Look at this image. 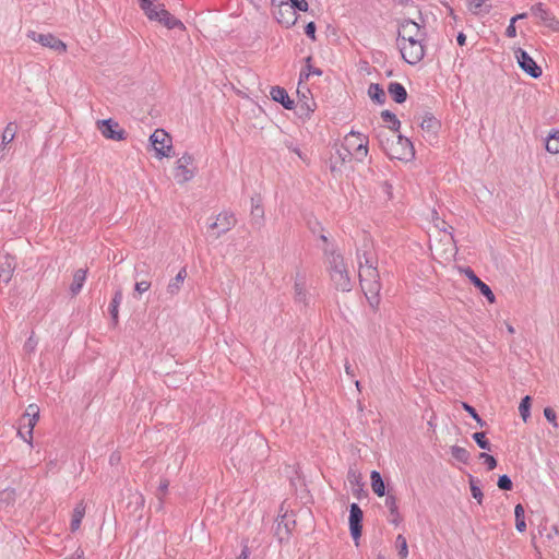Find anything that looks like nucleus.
Masks as SVG:
<instances>
[{
	"instance_id": "obj_26",
	"label": "nucleus",
	"mask_w": 559,
	"mask_h": 559,
	"mask_svg": "<svg viewBox=\"0 0 559 559\" xmlns=\"http://www.w3.org/2000/svg\"><path fill=\"white\" fill-rule=\"evenodd\" d=\"M139 4L148 20L155 21L158 19L162 3L156 4V0H139Z\"/></svg>"
},
{
	"instance_id": "obj_8",
	"label": "nucleus",
	"mask_w": 559,
	"mask_h": 559,
	"mask_svg": "<svg viewBox=\"0 0 559 559\" xmlns=\"http://www.w3.org/2000/svg\"><path fill=\"white\" fill-rule=\"evenodd\" d=\"M27 36L32 38L34 41L39 43L41 46L48 47L55 51L63 52L67 50L66 44L50 33L39 34L35 31H29Z\"/></svg>"
},
{
	"instance_id": "obj_19",
	"label": "nucleus",
	"mask_w": 559,
	"mask_h": 559,
	"mask_svg": "<svg viewBox=\"0 0 559 559\" xmlns=\"http://www.w3.org/2000/svg\"><path fill=\"white\" fill-rule=\"evenodd\" d=\"M357 259H358V264H359L360 285L380 278V274H379L377 266L369 265V266L362 267V260H361L359 251H357Z\"/></svg>"
},
{
	"instance_id": "obj_51",
	"label": "nucleus",
	"mask_w": 559,
	"mask_h": 559,
	"mask_svg": "<svg viewBox=\"0 0 559 559\" xmlns=\"http://www.w3.org/2000/svg\"><path fill=\"white\" fill-rule=\"evenodd\" d=\"M497 486L499 489L504 491H510L513 489L512 479L507 474L500 475L498 477Z\"/></svg>"
},
{
	"instance_id": "obj_62",
	"label": "nucleus",
	"mask_w": 559,
	"mask_h": 559,
	"mask_svg": "<svg viewBox=\"0 0 559 559\" xmlns=\"http://www.w3.org/2000/svg\"><path fill=\"white\" fill-rule=\"evenodd\" d=\"M323 252H324V255H325L326 258H330V257H332V255H334V254H337V253H338V252H337V250H336V248H335V246H333V245H331V246H330V245L325 246V247L323 248Z\"/></svg>"
},
{
	"instance_id": "obj_53",
	"label": "nucleus",
	"mask_w": 559,
	"mask_h": 559,
	"mask_svg": "<svg viewBox=\"0 0 559 559\" xmlns=\"http://www.w3.org/2000/svg\"><path fill=\"white\" fill-rule=\"evenodd\" d=\"M12 274H13V269L11 267L10 264L0 265V280L3 283L8 284L12 278Z\"/></svg>"
},
{
	"instance_id": "obj_37",
	"label": "nucleus",
	"mask_w": 559,
	"mask_h": 559,
	"mask_svg": "<svg viewBox=\"0 0 559 559\" xmlns=\"http://www.w3.org/2000/svg\"><path fill=\"white\" fill-rule=\"evenodd\" d=\"M514 515H515V528L518 532L523 533L526 531V523H525V510L524 507L521 503H518L514 508Z\"/></svg>"
},
{
	"instance_id": "obj_9",
	"label": "nucleus",
	"mask_w": 559,
	"mask_h": 559,
	"mask_svg": "<svg viewBox=\"0 0 559 559\" xmlns=\"http://www.w3.org/2000/svg\"><path fill=\"white\" fill-rule=\"evenodd\" d=\"M296 526V520L294 513H285L278 520L275 530V536L280 543L286 542L289 538L292 531Z\"/></svg>"
},
{
	"instance_id": "obj_40",
	"label": "nucleus",
	"mask_w": 559,
	"mask_h": 559,
	"mask_svg": "<svg viewBox=\"0 0 559 559\" xmlns=\"http://www.w3.org/2000/svg\"><path fill=\"white\" fill-rule=\"evenodd\" d=\"M17 131V126L15 122H9L7 127L4 128L2 135H1V146H5L7 144L11 143L13 139L15 138Z\"/></svg>"
},
{
	"instance_id": "obj_20",
	"label": "nucleus",
	"mask_w": 559,
	"mask_h": 559,
	"mask_svg": "<svg viewBox=\"0 0 559 559\" xmlns=\"http://www.w3.org/2000/svg\"><path fill=\"white\" fill-rule=\"evenodd\" d=\"M158 15H159L158 19H156L155 21L162 23L167 28H169V29H175V28L185 29L183 23L180 20H178L177 17H175L173 14H170L165 9V5H160L159 14Z\"/></svg>"
},
{
	"instance_id": "obj_2",
	"label": "nucleus",
	"mask_w": 559,
	"mask_h": 559,
	"mask_svg": "<svg viewBox=\"0 0 559 559\" xmlns=\"http://www.w3.org/2000/svg\"><path fill=\"white\" fill-rule=\"evenodd\" d=\"M389 156L400 160H411L415 157V148L412 141L402 135H396V141L391 142Z\"/></svg>"
},
{
	"instance_id": "obj_45",
	"label": "nucleus",
	"mask_w": 559,
	"mask_h": 559,
	"mask_svg": "<svg viewBox=\"0 0 559 559\" xmlns=\"http://www.w3.org/2000/svg\"><path fill=\"white\" fill-rule=\"evenodd\" d=\"M328 262H329V271L330 272L340 270V269L343 270V267H346L343 255L341 253H337V254H334V255L328 258Z\"/></svg>"
},
{
	"instance_id": "obj_21",
	"label": "nucleus",
	"mask_w": 559,
	"mask_h": 559,
	"mask_svg": "<svg viewBox=\"0 0 559 559\" xmlns=\"http://www.w3.org/2000/svg\"><path fill=\"white\" fill-rule=\"evenodd\" d=\"M388 93L396 104H403L407 99V91L400 82H391L388 85Z\"/></svg>"
},
{
	"instance_id": "obj_30",
	"label": "nucleus",
	"mask_w": 559,
	"mask_h": 559,
	"mask_svg": "<svg viewBox=\"0 0 559 559\" xmlns=\"http://www.w3.org/2000/svg\"><path fill=\"white\" fill-rule=\"evenodd\" d=\"M370 479H371L372 491L378 497H383L386 493V491H385V484H384V480H383L381 474L378 471H372L370 474Z\"/></svg>"
},
{
	"instance_id": "obj_56",
	"label": "nucleus",
	"mask_w": 559,
	"mask_h": 559,
	"mask_svg": "<svg viewBox=\"0 0 559 559\" xmlns=\"http://www.w3.org/2000/svg\"><path fill=\"white\" fill-rule=\"evenodd\" d=\"M25 430H27V421H21L20 420V427L17 429V435L28 444H32V440H29V437L27 433H25Z\"/></svg>"
},
{
	"instance_id": "obj_63",
	"label": "nucleus",
	"mask_w": 559,
	"mask_h": 559,
	"mask_svg": "<svg viewBox=\"0 0 559 559\" xmlns=\"http://www.w3.org/2000/svg\"><path fill=\"white\" fill-rule=\"evenodd\" d=\"M169 481L167 479H164L159 483L158 486V495H165L168 490Z\"/></svg>"
},
{
	"instance_id": "obj_44",
	"label": "nucleus",
	"mask_w": 559,
	"mask_h": 559,
	"mask_svg": "<svg viewBox=\"0 0 559 559\" xmlns=\"http://www.w3.org/2000/svg\"><path fill=\"white\" fill-rule=\"evenodd\" d=\"M361 288H362L365 295H366V293H368V295H380L382 285H381L380 278H379V280L362 284Z\"/></svg>"
},
{
	"instance_id": "obj_24",
	"label": "nucleus",
	"mask_w": 559,
	"mask_h": 559,
	"mask_svg": "<svg viewBox=\"0 0 559 559\" xmlns=\"http://www.w3.org/2000/svg\"><path fill=\"white\" fill-rule=\"evenodd\" d=\"M354 146L353 142L348 141V136H345L344 143L338 145L335 144V154L337 155V158L341 160L342 164L346 162H350L353 158L352 147Z\"/></svg>"
},
{
	"instance_id": "obj_34",
	"label": "nucleus",
	"mask_w": 559,
	"mask_h": 559,
	"mask_svg": "<svg viewBox=\"0 0 559 559\" xmlns=\"http://www.w3.org/2000/svg\"><path fill=\"white\" fill-rule=\"evenodd\" d=\"M311 60H312V57L311 56H308L305 61H306V66L305 68L301 70L300 74H299V83H301L302 81H307L309 79V76L311 74L313 75H322V70L319 69V68H314L312 64H311Z\"/></svg>"
},
{
	"instance_id": "obj_25",
	"label": "nucleus",
	"mask_w": 559,
	"mask_h": 559,
	"mask_svg": "<svg viewBox=\"0 0 559 559\" xmlns=\"http://www.w3.org/2000/svg\"><path fill=\"white\" fill-rule=\"evenodd\" d=\"M217 222L221 229L218 233L219 236L230 230L236 225L237 219L234 213L225 211L217 215Z\"/></svg>"
},
{
	"instance_id": "obj_22",
	"label": "nucleus",
	"mask_w": 559,
	"mask_h": 559,
	"mask_svg": "<svg viewBox=\"0 0 559 559\" xmlns=\"http://www.w3.org/2000/svg\"><path fill=\"white\" fill-rule=\"evenodd\" d=\"M122 298H123L122 290H121V288H118L115 292L114 297L108 307V311H109L114 326H117L118 322H119V306L122 301Z\"/></svg>"
},
{
	"instance_id": "obj_10",
	"label": "nucleus",
	"mask_w": 559,
	"mask_h": 559,
	"mask_svg": "<svg viewBox=\"0 0 559 559\" xmlns=\"http://www.w3.org/2000/svg\"><path fill=\"white\" fill-rule=\"evenodd\" d=\"M193 163V156L185 153L178 160L175 171V179L178 183H185L194 177L193 170L189 169V165Z\"/></svg>"
},
{
	"instance_id": "obj_43",
	"label": "nucleus",
	"mask_w": 559,
	"mask_h": 559,
	"mask_svg": "<svg viewBox=\"0 0 559 559\" xmlns=\"http://www.w3.org/2000/svg\"><path fill=\"white\" fill-rule=\"evenodd\" d=\"M472 438H473V440L476 442V444H477L480 449L490 451V449H491V443H490V441L487 439V437H486V432H484V431H480V432H474V433L472 435Z\"/></svg>"
},
{
	"instance_id": "obj_41",
	"label": "nucleus",
	"mask_w": 559,
	"mask_h": 559,
	"mask_svg": "<svg viewBox=\"0 0 559 559\" xmlns=\"http://www.w3.org/2000/svg\"><path fill=\"white\" fill-rule=\"evenodd\" d=\"M450 451L452 456L459 462L463 464L469 463L471 454L465 448L455 444L450 448Z\"/></svg>"
},
{
	"instance_id": "obj_35",
	"label": "nucleus",
	"mask_w": 559,
	"mask_h": 559,
	"mask_svg": "<svg viewBox=\"0 0 559 559\" xmlns=\"http://www.w3.org/2000/svg\"><path fill=\"white\" fill-rule=\"evenodd\" d=\"M381 119L389 124V128L393 132H399L401 128V121L397 119L396 115L389 109L382 110Z\"/></svg>"
},
{
	"instance_id": "obj_48",
	"label": "nucleus",
	"mask_w": 559,
	"mask_h": 559,
	"mask_svg": "<svg viewBox=\"0 0 559 559\" xmlns=\"http://www.w3.org/2000/svg\"><path fill=\"white\" fill-rule=\"evenodd\" d=\"M355 151V157L358 162H362L364 157L368 154V139H365L364 141H360V143L357 146H353Z\"/></svg>"
},
{
	"instance_id": "obj_31",
	"label": "nucleus",
	"mask_w": 559,
	"mask_h": 559,
	"mask_svg": "<svg viewBox=\"0 0 559 559\" xmlns=\"http://www.w3.org/2000/svg\"><path fill=\"white\" fill-rule=\"evenodd\" d=\"M440 127H441L440 121L432 114H426L420 123V128L423 130L433 133V134H436L438 132Z\"/></svg>"
},
{
	"instance_id": "obj_4",
	"label": "nucleus",
	"mask_w": 559,
	"mask_h": 559,
	"mask_svg": "<svg viewBox=\"0 0 559 559\" xmlns=\"http://www.w3.org/2000/svg\"><path fill=\"white\" fill-rule=\"evenodd\" d=\"M514 56L521 70L531 78L538 79L543 74L542 68L523 48H516L514 50Z\"/></svg>"
},
{
	"instance_id": "obj_14",
	"label": "nucleus",
	"mask_w": 559,
	"mask_h": 559,
	"mask_svg": "<svg viewBox=\"0 0 559 559\" xmlns=\"http://www.w3.org/2000/svg\"><path fill=\"white\" fill-rule=\"evenodd\" d=\"M331 281L333 282L334 287L341 292H350L352 290V281L348 275L347 269L343 267L340 270H335L330 272Z\"/></svg>"
},
{
	"instance_id": "obj_54",
	"label": "nucleus",
	"mask_w": 559,
	"mask_h": 559,
	"mask_svg": "<svg viewBox=\"0 0 559 559\" xmlns=\"http://www.w3.org/2000/svg\"><path fill=\"white\" fill-rule=\"evenodd\" d=\"M38 344L37 338H35L34 332H32L31 336L26 340L24 344V350L26 353H33Z\"/></svg>"
},
{
	"instance_id": "obj_59",
	"label": "nucleus",
	"mask_w": 559,
	"mask_h": 559,
	"mask_svg": "<svg viewBox=\"0 0 559 559\" xmlns=\"http://www.w3.org/2000/svg\"><path fill=\"white\" fill-rule=\"evenodd\" d=\"M360 257L362 260V267H366L369 265L376 266L372 255L370 253H368L367 251H364L362 253H360Z\"/></svg>"
},
{
	"instance_id": "obj_15",
	"label": "nucleus",
	"mask_w": 559,
	"mask_h": 559,
	"mask_svg": "<svg viewBox=\"0 0 559 559\" xmlns=\"http://www.w3.org/2000/svg\"><path fill=\"white\" fill-rule=\"evenodd\" d=\"M297 93L299 95V100L295 107L297 108L300 117H302V116L309 117L310 114H312L314 111L316 103H314L313 98L308 97L307 94L310 93L309 90H307L306 92H301L298 88Z\"/></svg>"
},
{
	"instance_id": "obj_27",
	"label": "nucleus",
	"mask_w": 559,
	"mask_h": 559,
	"mask_svg": "<svg viewBox=\"0 0 559 559\" xmlns=\"http://www.w3.org/2000/svg\"><path fill=\"white\" fill-rule=\"evenodd\" d=\"M367 94L377 105H383L386 100L385 92L379 83H370Z\"/></svg>"
},
{
	"instance_id": "obj_55",
	"label": "nucleus",
	"mask_w": 559,
	"mask_h": 559,
	"mask_svg": "<svg viewBox=\"0 0 559 559\" xmlns=\"http://www.w3.org/2000/svg\"><path fill=\"white\" fill-rule=\"evenodd\" d=\"M366 298L368 300V304L370 306V308L376 312L378 311L379 309V305H380V295H368V293H366Z\"/></svg>"
},
{
	"instance_id": "obj_17",
	"label": "nucleus",
	"mask_w": 559,
	"mask_h": 559,
	"mask_svg": "<svg viewBox=\"0 0 559 559\" xmlns=\"http://www.w3.org/2000/svg\"><path fill=\"white\" fill-rule=\"evenodd\" d=\"M271 98L280 103L285 109L292 110L295 108V102L290 99L287 91L282 86H273L270 92Z\"/></svg>"
},
{
	"instance_id": "obj_47",
	"label": "nucleus",
	"mask_w": 559,
	"mask_h": 559,
	"mask_svg": "<svg viewBox=\"0 0 559 559\" xmlns=\"http://www.w3.org/2000/svg\"><path fill=\"white\" fill-rule=\"evenodd\" d=\"M395 544L401 559H406L408 555V546L406 538L402 534H400L395 539Z\"/></svg>"
},
{
	"instance_id": "obj_12",
	"label": "nucleus",
	"mask_w": 559,
	"mask_h": 559,
	"mask_svg": "<svg viewBox=\"0 0 559 559\" xmlns=\"http://www.w3.org/2000/svg\"><path fill=\"white\" fill-rule=\"evenodd\" d=\"M461 271L466 275L471 283L479 290V293L488 300V302L493 304L496 301V297L489 285L483 282L469 266L463 267L461 269Z\"/></svg>"
},
{
	"instance_id": "obj_16",
	"label": "nucleus",
	"mask_w": 559,
	"mask_h": 559,
	"mask_svg": "<svg viewBox=\"0 0 559 559\" xmlns=\"http://www.w3.org/2000/svg\"><path fill=\"white\" fill-rule=\"evenodd\" d=\"M39 419V407L36 404H29L26 412L21 417V421H27V430L25 433L28 435L29 440H33V431L36 423Z\"/></svg>"
},
{
	"instance_id": "obj_23",
	"label": "nucleus",
	"mask_w": 559,
	"mask_h": 559,
	"mask_svg": "<svg viewBox=\"0 0 559 559\" xmlns=\"http://www.w3.org/2000/svg\"><path fill=\"white\" fill-rule=\"evenodd\" d=\"M294 292L295 301L307 305L306 278L305 275L300 274L299 272L296 276Z\"/></svg>"
},
{
	"instance_id": "obj_11",
	"label": "nucleus",
	"mask_w": 559,
	"mask_h": 559,
	"mask_svg": "<svg viewBox=\"0 0 559 559\" xmlns=\"http://www.w3.org/2000/svg\"><path fill=\"white\" fill-rule=\"evenodd\" d=\"M531 12L533 15L539 17L543 23L549 27L554 32L559 31V20L555 17V15L545 8L544 3L537 2L531 7Z\"/></svg>"
},
{
	"instance_id": "obj_5",
	"label": "nucleus",
	"mask_w": 559,
	"mask_h": 559,
	"mask_svg": "<svg viewBox=\"0 0 559 559\" xmlns=\"http://www.w3.org/2000/svg\"><path fill=\"white\" fill-rule=\"evenodd\" d=\"M97 129L108 140L122 141L127 139L126 130L120 128L119 123L112 118L98 120Z\"/></svg>"
},
{
	"instance_id": "obj_28",
	"label": "nucleus",
	"mask_w": 559,
	"mask_h": 559,
	"mask_svg": "<svg viewBox=\"0 0 559 559\" xmlns=\"http://www.w3.org/2000/svg\"><path fill=\"white\" fill-rule=\"evenodd\" d=\"M86 274H87V270H84V269H78L74 274H73V281L70 285V292H71V295L72 296H76L83 285H84V282L86 280Z\"/></svg>"
},
{
	"instance_id": "obj_39",
	"label": "nucleus",
	"mask_w": 559,
	"mask_h": 559,
	"mask_svg": "<svg viewBox=\"0 0 559 559\" xmlns=\"http://www.w3.org/2000/svg\"><path fill=\"white\" fill-rule=\"evenodd\" d=\"M546 150L551 154L559 153V130H552L546 139Z\"/></svg>"
},
{
	"instance_id": "obj_46",
	"label": "nucleus",
	"mask_w": 559,
	"mask_h": 559,
	"mask_svg": "<svg viewBox=\"0 0 559 559\" xmlns=\"http://www.w3.org/2000/svg\"><path fill=\"white\" fill-rule=\"evenodd\" d=\"M462 408L469 414V416L476 420V423L480 426V427H485L487 426V423L485 420H483V418L478 415L477 411L475 409L474 406H472L471 404H468L467 402H462Z\"/></svg>"
},
{
	"instance_id": "obj_7",
	"label": "nucleus",
	"mask_w": 559,
	"mask_h": 559,
	"mask_svg": "<svg viewBox=\"0 0 559 559\" xmlns=\"http://www.w3.org/2000/svg\"><path fill=\"white\" fill-rule=\"evenodd\" d=\"M273 15L276 21L289 28L294 26L298 21V14L292 9V5H288V2H281L276 9L273 11Z\"/></svg>"
},
{
	"instance_id": "obj_64",
	"label": "nucleus",
	"mask_w": 559,
	"mask_h": 559,
	"mask_svg": "<svg viewBox=\"0 0 559 559\" xmlns=\"http://www.w3.org/2000/svg\"><path fill=\"white\" fill-rule=\"evenodd\" d=\"M347 477L350 484H359V475L355 471L349 469Z\"/></svg>"
},
{
	"instance_id": "obj_33",
	"label": "nucleus",
	"mask_w": 559,
	"mask_h": 559,
	"mask_svg": "<svg viewBox=\"0 0 559 559\" xmlns=\"http://www.w3.org/2000/svg\"><path fill=\"white\" fill-rule=\"evenodd\" d=\"M251 202L252 225L260 228L264 217V210L263 206L260 204V201L255 202L254 199L252 198Z\"/></svg>"
},
{
	"instance_id": "obj_60",
	"label": "nucleus",
	"mask_w": 559,
	"mask_h": 559,
	"mask_svg": "<svg viewBox=\"0 0 559 559\" xmlns=\"http://www.w3.org/2000/svg\"><path fill=\"white\" fill-rule=\"evenodd\" d=\"M150 287H151V283L147 281L136 282L134 285V289L139 294H143V293L147 292L150 289Z\"/></svg>"
},
{
	"instance_id": "obj_57",
	"label": "nucleus",
	"mask_w": 559,
	"mask_h": 559,
	"mask_svg": "<svg viewBox=\"0 0 559 559\" xmlns=\"http://www.w3.org/2000/svg\"><path fill=\"white\" fill-rule=\"evenodd\" d=\"M317 26L314 22H309L305 25V34L312 40H316Z\"/></svg>"
},
{
	"instance_id": "obj_38",
	"label": "nucleus",
	"mask_w": 559,
	"mask_h": 559,
	"mask_svg": "<svg viewBox=\"0 0 559 559\" xmlns=\"http://www.w3.org/2000/svg\"><path fill=\"white\" fill-rule=\"evenodd\" d=\"M468 483L472 497L480 504L483 502L484 493L480 488V480L473 475H468Z\"/></svg>"
},
{
	"instance_id": "obj_1",
	"label": "nucleus",
	"mask_w": 559,
	"mask_h": 559,
	"mask_svg": "<svg viewBox=\"0 0 559 559\" xmlns=\"http://www.w3.org/2000/svg\"><path fill=\"white\" fill-rule=\"evenodd\" d=\"M426 37L427 33H423V36L397 38V46L405 62L415 66L424 59L426 51L423 43Z\"/></svg>"
},
{
	"instance_id": "obj_3",
	"label": "nucleus",
	"mask_w": 559,
	"mask_h": 559,
	"mask_svg": "<svg viewBox=\"0 0 559 559\" xmlns=\"http://www.w3.org/2000/svg\"><path fill=\"white\" fill-rule=\"evenodd\" d=\"M150 141L158 158L170 156L173 150L171 138L165 130L156 129L150 136Z\"/></svg>"
},
{
	"instance_id": "obj_58",
	"label": "nucleus",
	"mask_w": 559,
	"mask_h": 559,
	"mask_svg": "<svg viewBox=\"0 0 559 559\" xmlns=\"http://www.w3.org/2000/svg\"><path fill=\"white\" fill-rule=\"evenodd\" d=\"M544 416L545 418L554 425V427H557L556 423V412L551 407L544 408Z\"/></svg>"
},
{
	"instance_id": "obj_52",
	"label": "nucleus",
	"mask_w": 559,
	"mask_h": 559,
	"mask_svg": "<svg viewBox=\"0 0 559 559\" xmlns=\"http://www.w3.org/2000/svg\"><path fill=\"white\" fill-rule=\"evenodd\" d=\"M285 2H288V5H292L295 12H307L309 9V4L306 0H286Z\"/></svg>"
},
{
	"instance_id": "obj_29",
	"label": "nucleus",
	"mask_w": 559,
	"mask_h": 559,
	"mask_svg": "<svg viewBox=\"0 0 559 559\" xmlns=\"http://www.w3.org/2000/svg\"><path fill=\"white\" fill-rule=\"evenodd\" d=\"M186 276H187V270H186V267H182L177 273V275L173 280H170V282L167 286V293L171 296L178 294L183 282H185Z\"/></svg>"
},
{
	"instance_id": "obj_42",
	"label": "nucleus",
	"mask_w": 559,
	"mask_h": 559,
	"mask_svg": "<svg viewBox=\"0 0 559 559\" xmlns=\"http://www.w3.org/2000/svg\"><path fill=\"white\" fill-rule=\"evenodd\" d=\"M531 406H532V397L530 395H525L519 405V412L524 421L531 416Z\"/></svg>"
},
{
	"instance_id": "obj_49",
	"label": "nucleus",
	"mask_w": 559,
	"mask_h": 559,
	"mask_svg": "<svg viewBox=\"0 0 559 559\" xmlns=\"http://www.w3.org/2000/svg\"><path fill=\"white\" fill-rule=\"evenodd\" d=\"M376 138H377V140H378L379 145L381 146V148H382V150L385 152V154L389 156L391 142H392L393 140H391L384 131H379V132L376 134Z\"/></svg>"
},
{
	"instance_id": "obj_50",
	"label": "nucleus",
	"mask_w": 559,
	"mask_h": 559,
	"mask_svg": "<svg viewBox=\"0 0 559 559\" xmlns=\"http://www.w3.org/2000/svg\"><path fill=\"white\" fill-rule=\"evenodd\" d=\"M478 459L484 461L488 471L495 469L498 465V462L495 459V456H492L491 454H488L486 452H480L478 455Z\"/></svg>"
},
{
	"instance_id": "obj_18",
	"label": "nucleus",
	"mask_w": 559,
	"mask_h": 559,
	"mask_svg": "<svg viewBox=\"0 0 559 559\" xmlns=\"http://www.w3.org/2000/svg\"><path fill=\"white\" fill-rule=\"evenodd\" d=\"M384 504L389 509V512H390V516H391L389 519L390 523H392L395 526L400 525L401 522L403 521V518L401 516L400 511H399L397 499L392 493L391 489H389L386 492V498L384 500Z\"/></svg>"
},
{
	"instance_id": "obj_13",
	"label": "nucleus",
	"mask_w": 559,
	"mask_h": 559,
	"mask_svg": "<svg viewBox=\"0 0 559 559\" xmlns=\"http://www.w3.org/2000/svg\"><path fill=\"white\" fill-rule=\"evenodd\" d=\"M397 38L423 36L421 26L412 19H401L397 21Z\"/></svg>"
},
{
	"instance_id": "obj_32",
	"label": "nucleus",
	"mask_w": 559,
	"mask_h": 559,
	"mask_svg": "<svg viewBox=\"0 0 559 559\" xmlns=\"http://www.w3.org/2000/svg\"><path fill=\"white\" fill-rule=\"evenodd\" d=\"M84 514H85V506L83 504V502H81V503L76 504L73 510L72 519H71V523H70L71 532H75L80 528V525L82 523Z\"/></svg>"
},
{
	"instance_id": "obj_61",
	"label": "nucleus",
	"mask_w": 559,
	"mask_h": 559,
	"mask_svg": "<svg viewBox=\"0 0 559 559\" xmlns=\"http://www.w3.org/2000/svg\"><path fill=\"white\" fill-rule=\"evenodd\" d=\"M506 36L509 38H513L516 36V27L515 23L510 20V24L508 25L506 29Z\"/></svg>"
},
{
	"instance_id": "obj_36",
	"label": "nucleus",
	"mask_w": 559,
	"mask_h": 559,
	"mask_svg": "<svg viewBox=\"0 0 559 559\" xmlns=\"http://www.w3.org/2000/svg\"><path fill=\"white\" fill-rule=\"evenodd\" d=\"M468 9L475 15H478L479 13L488 14L491 11L492 5L487 4L486 0H469Z\"/></svg>"
},
{
	"instance_id": "obj_6",
	"label": "nucleus",
	"mask_w": 559,
	"mask_h": 559,
	"mask_svg": "<svg viewBox=\"0 0 559 559\" xmlns=\"http://www.w3.org/2000/svg\"><path fill=\"white\" fill-rule=\"evenodd\" d=\"M362 521L364 513L360 507L356 502L350 503L348 518L349 533L356 545H358V540L361 537Z\"/></svg>"
}]
</instances>
